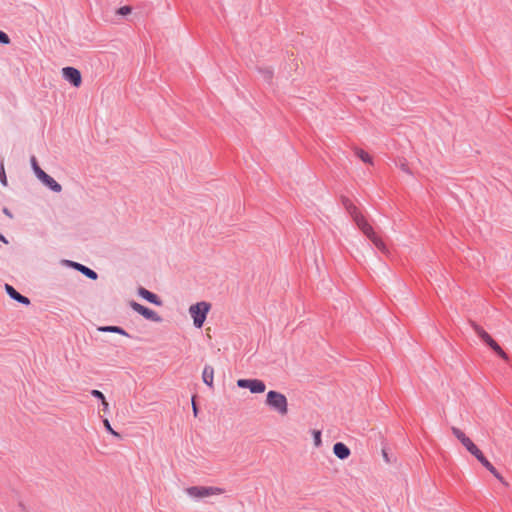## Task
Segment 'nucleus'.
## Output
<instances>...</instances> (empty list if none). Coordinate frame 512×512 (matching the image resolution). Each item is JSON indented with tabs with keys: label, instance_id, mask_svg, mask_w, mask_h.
<instances>
[{
	"label": "nucleus",
	"instance_id": "obj_1",
	"mask_svg": "<svg viewBox=\"0 0 512 512\" xmlns=\"http://www.w3.org/2000/svg\"><path fill=\"white\" fill-rule=\"evenodd\" d=\"M358 228L372 241V243L382 252L387 253L388 249L383 240L374 232L372 226L367 222L365 217L353 207L350 211Z\"/></svg>",
	"mask_w": 512,
	"mask_h": 512
},
{
	"label": "nucleus",
	"instance_id": "obj_2",
	"mask_svg": "<svg viewBox=\"0 0 512 512\" xmlns=\"http://www.w3.org/2000/svg\"><path fill=\"white\" fill-rule=\"evenodd\" d=\"M265 404L280 416L288 413V400L286 396L278 391L270 390L266 395Z\"/></svg>",
	"mask_w": 512,
	"mask_h": 512
},
{
	"label": "nucleus",
	"instance_id": "obj_3",
	"mask_svg": "<svg viewBox=\"0 0 512 512\" xmlns=\"http://www.w3.org/2000/svg\"><path fill=\"white\" fill-rule=\"evenodd\" d=\"M224 492L223 488L216 486H192L186 489L187 495L195 499L218 496Z\"/></svg>",
	"mask_w": 512,
	"mask_h": 512
},
{
	"label": "nucleus",
	"instance_id": "obj_4",
	"mask_svg": "<svg viewBox=\"0 0 512 512\" xmlns=\"http://www.w3.org/2000/svg\"><path fill=\"white\" fill-rule=\"evenodd\" d=\"M211 305L208 302L202 301L193 304L189 308V313L193 319V324L197 328H201L206 320L207 314L209 313Z\"/></svg>",
	"mask_w": 512,
	"mask_h": 512
},
{
	"label": "nucleus",
	"instance_id": "obj_5",
	"mask_svg": "<svg viewBox=\"0 0 512 512\" xmlns=\"http://www.w3.org/2000/svg\"><path fill=\"white\" fill-rule=\"evenodd\" d=\"M471 326L475 333L481 338V340L485 342L496 354H498L504 360L508 359V356L504 350L481 326L475 322H472Z\"/></svg>",
	"mask_w": 512,
	"mask_h": 512
},
{
	"label": "nucleus",
	"instance_id": "obj_6",
	"mask_svg": "<svg viewBox=\"0 0 512 512\" xmlns=\"http://www.w3.org/2000/svg\"><path fill=\"white\" fill-rule=\"evenodd\" d=\"M33 169L37 175V177L51 190L55 192H60L62 190L61 185L56 182L51 176L45 173L38 165L35 158L32 159Z\"/></svg>",
	"mask_w": 512,
	"mask_h": 512
},
{
	"label": "nucleus",
	"instance_id": "obj_7",
	"mask_svg": "<svg viewBox=\"0 0 512 512\" xmlns=\"http://www.w3.org/2000/svg\"><path fill=\"white\" fill-rule=\"evenodd\" d=\"M237 386L248 389L252 394H261L266 390L265 383L260 379H238Z\"/></svg>",
	"mask_w": 512,
	"mask_h": 512
},
{
	"label": "nucleus",
	"instance_id": "obj_8",
	"mask_svg": "<svg viewBox=\"0 0 512 512\" xmlns=\"http://www.w3.org/2000/svg\"><path fill=\"white\" fill-rule=\"evenodd\" d=\"M467 450L474 456L476 459L487 469L489 470L497 479L502 480L501 475L495 469V467L487 460V458L483 455L482 451L473 443L471 444Z\"/></svg>",
	"mask_w": 512,
	"mask_h": 512
},
{
	"label": "nucleus",
	"instance_id": "obj_9",
	"mask_svg": "<svg viewBox=\"0 0 512 512\" xmlns=\"http://www.w3.org/2000/svg\"><path fill=\"white\" fill-rule=\"evenodd\" d=\"M130 306L134 311H136L137 313H139L140 315H142L144 318H146L148 320H152L154 322L161 321L160 316L155 311H153L135 301H132L130 303Z\"/></svg>",
	"mask_w": 512,
	"mask_h": 512
},
{
	"label": "nucleus",
	"instance_id": "obj_10",
	"mask_svg": "<svg viewBox=\"0 0 512 512\" xmlns=\"http://www.w3.org/2000/svg\"><path fill=\"white\" fill-rule=\"evenodd\" d=\"M62 76L64 79L75 87H79L82 83V76L78 69L74 67H64L62 69Z\"/></svg>",
	"mask_w": 512,
	"mask_h": 512
},
{
	"label": "nucleus",
	"instance_id": "obj_11",
	"mask_svg": "<svg viewBox=\"0 0 512 512\" xmlns=\"http://www.w3.org/2000/svg\"><path fill=\"white\" fill-rule=\"evenodd\" d=\"M333 453L337 458L341 460L347 459L351 454L350 449L342 442H337L334 444Z\"/></svg>",
	"mask_w": 512,
	"mask_h": 512
},
{
	"label": "nucleus",
	"instance_id": "obj_12",
	"mask_svg": "<svg viewBox=\"0 0 512 512\" xmlns=\"http://www.w3.org/2000/svg\"><path fill=\"white\" fill-rule=\"evenodd\" d=\"M5 289H6L7 294L14 300H16L24 305L30 304V300L27 297L22 296L20 293H18L12 286L6 284Z\"/></svg>",
	"mask_w": 512,
	"mask_h": 512
},
{
	"label": "nucleus",
	"instance_id": "obj_13",
	"mask_svg": "<svg viewBox=\"0 0 512 512\" xmlns=\"http://www.w3.org/2000/svg\"><path fill=\"white\" fill-rule=\"evenodd\" d=\"M202 380L210 388L214 385V368L206 365L202 371Z\"/></svg>",
	"mask_w": 512,
	"mask_h": 512
},
{
	"label": "nucleus",
	"instance_id": "obj_14",
	"mask_svg": "<svg viewBox=\"0 0 512 512\" xmlns=\"http://www.w3.org/2000/svg\"><path fill=\"white\" fill-rule=\"evenodd\" d=\"M451 431L453 435L461 442V444L467 449L474 442L466 436V434L457 427H452Z\"/></svg>",
	"mask_w": 512,
	"mask_h": 512
},
{
	"label": "nucleus",
	"instance_id": "obj_15",
	"mask_svg": "<svg viewBox=\"0 0 512 512\" xmlns=\"http://www.w3.org/2000/svg\"><path fill=\"white\" fill-rule=\"evenodd\" d=\"M138 294L146 299L147 301H149L150 303H153L155 305H158L160 306L161 305V301L159 300V298L157 297V295H155L154 293L148 291L147 289L141 287L138 289Z\"/></svg>",
	"mask_w": 512,
	"mask_h": 512
},
{
	"label": "nucleus",
	"instance_id": "obj_16",
	"mask_svg": "<svg viewBox=\"0 0 512 512\" xmlns=\"http://www.w3.org/2000/svg\"><path fill=\"white\" fill-rule=\"evenodd\" d=\"M70 265L92 280H96L98 277L97 273L95 271L91 270L90 268H88L82 264H79L76 262H70Z\"/></svg>",
	"mask_w": 512,
	"mask_h": 512
},
{
	"label": "nucleus",
	"instance_id": "obj_17",
	"mask_svg": "<svg viewBox=\"0 0 512 512\" xmlns=\"http://www.w3.org/2000/svg\"><path fill=\"white\" fill-rule=\"evenodd\" d=\"M257 71L265 81L270 82L272 80L274 72L271 67H258Z\"/></svg>",
	"mask_w": 512,
	"mask_h": 512
},
{
	"label": "nucleus",
	"instance_id": "obj_18",
	"mask_svg": "<svg viewBox=\"0 0 512 512\" xmlns=\"http://www.w3.org/2000/svg\"><path fill=\"white\" fill-rule=\"evenodd\" d=\"M354 152H355V155L361 160L363 161L364 163H367V164H373V159L372 157L366 152L364 151L363 149H360V148H355L354 149Z\"/></svg>",
	"mask_w": 512,
	"mask_h": 512
},
{
	"label": "nucleus",
	"instance_id": "obj_19",
	"mask_svg": "<svg viewBox=\"0 0 512 512\" xmlns=\"http://www.w3.org/2000/svg\"><path fill=\"white\" fill-rule=\"evenodd\" d=\"M101 331H105V332H114V333H118V334H122V335H125V336H128V334L120 327H117V326H107V327H102L100 328Z\"/></svg>",
	"mask_w": 512,
	"mask_h": 512
},
{
	"label": "nucleus",
	"instance_id": "obj_20",
	"mask_svg": "<svg viewBox=\"0 0 512 512\" xmlns=\"http://www.w3.org/2000/svg\"><path fill=\"white\" fill-rule=\"evenodd\" d=\"M312 435H313V440H314V446L320 447L322 445L321 431L313 430Z\"/></svg>",
	"mask_w": 512,
	"mask_h": 512
},
{
	"label": "nucleus",
	"instance_id": "obj_21",
	"mask_svg": "<svg viewBox=\"0 0 512 512\" xmlns=\"http://www.w3.org/2000/svg\"><path fill=\"white\" fill-rule=\"evenodd\" d=\"M103 424H104L105 428L107 429V431H108L109 433H111V434H112L113 436H115V437H120L119 433H118V432H116V431L111 427L110 422H109V420H108V419H104Z\"/></svg>",
	"mask_w": 512,
	"mask_h": 512
},
{
	"label": "nucleus",
	"instance_id": "obj_22",
	"mask_svg": "<svg viewBox=\"0 0 512 512\" xmlns=\"http://www.w3.org/2000/svg\"><path fill=\"white\" fill-rule=\"evenodd\" d=\"M131 11H132V8L130 6H122L117 10V14L126 16V15L130 14Z\"/></svg>",
	"mask_w": 512,
	"mask_h": 512
},
{
	"label": "nucleus",
	"instance_id": "obj_23",
	"mask_svg": "<svg viewBox=\"0 0 512 512\" xmlns=\"http://www.w3.org/2000/svg\"><path fill=\"white\" fill-rule=\"evenodd\" d=\"M0 43L5 44V45L10 43V38L3 31H0Z\"/></svg>",
	"mask_w": 512,
	"mask_h": 512
},
{
	"label": "nucleus",
	"instance_id": "obj_24",
	"mask_svg": "<svg viewBox=\"0 0 512 512\" xmlns=\"http://www.w3.org/2000/svg\"><path fill=\"white\" fill-rule=\"evenodd\" d=\"M91 395H92V396H94V397H96V398H98V399H100L101 401H104L105 396H104V394H103L101 391H99V390H92V391H91Z\"/></svg>",
	"mask_w": 512,
	"mask_h": 512
},
{
	"label": "nucleus",
	"instance_id": "obj_25",
	"mask_svg": "<svg viewBox=\"0 0 512 512\" xmlns=\"http://www.w3.org/2000/svg\"><path fill=\"white\" fill-rule=\"evenodd\" d=\"M1 181L4 185H7V181H6V175H5V171H4V168L3 166L1 167Z\"/></svg>",
	"mask_w": 512,
	"mask_h": 512
},
{
	"label": "nucleus",
	"instance_id": "obj_26",
	"mask_svg": "<svg viewBox=\"0 0 512 512\" xmlns=\"http://www.w3.org/2000/svg\"><path fill=\"white\" fill-rule=\"evenodd\" d=\"M102 402V405H103V410L104 411H107L108 408H109V404L108 402L106 401V398H104V401H101Z\"/></svg>",
	"mask_w": 512,
	"mask_h": 512
},
{
	"label": "nucleus",
	"instance_id": "obj_27",
	"mask_svg": "<svg viewBox=\"0 0 512 512\" xmlns=\"http://www.w3.org/2000/svg\"><path fill=\"white\" fill-rule=\"evenodd\" d=\"M3 212H4V214H6L8 217H10V218L12 217V214L10 213V211H9L7 208H4V209H3Z\"/></svg>",
	"mask_w": 512,
	"mask_h": 512
},
{
	"label": "nucleus",
	"instance_id": "obj_28",
	"mask_svg": "<svg viewBox=\"0 0 512 512\" xmlns=\"http://www.w3.org/2000/svg\"><path fill=\"white\" fill-rule=\"evenodd\" d=\"M192 405H193L194 415H197V407H196V404H195L194 400L192 401Z\"/></svg>",
	"mask_w": 512,
	"mask_h": 512
},
{
	"label": "nucleus",
	"instance_id": "obj_29",
	"mask_svg": "<svg viewBox=\"0 0 512 512\" xmlns=\"http://www.w3.org/2000/svg\"><path fill=\"white\" fill-rule=\"evenodd\" d=\"M0 241H2L3 243H7V240L3 235H0Z\"/></svg>",
	"mask_w": 512,
	"mask_h": 512
}]
</instances>
